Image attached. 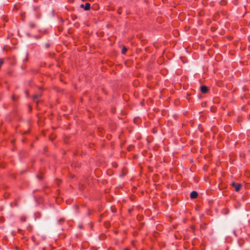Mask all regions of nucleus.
<instances>
[{
  "instance_id": "4",
  "label": "nucleus",
  "mask_w": 250,
  "mask_h": 250,
  "mask_svg": "<svg viewBox=\"0 0 250 250\" xmlns=\"http://www.w3.org/2000/svg\"><path fill=\"white\" fill-rule=\"evenodd\" d=\"M201 91L203 93H206L208 91V88L207 86L203 85L201 86Z\"/></svg>"
},
{
  "instance_id": "6",
  "label": "nucleus",
  "mask_w": 250,
  "mask_h": 250,
  "mask_svg": "<svg viewBox=\"0 0 250 250\" xmlns=\"http://www.w3.org/2000/svg\"><path fill=\"white\" fill-rule=\"evenodd\" d=\"M26 220V218L24 216H22L20 217V220L22 222H25Z\"/></svg>"
},
{
  "instance_id": "13",
  "label": "nucleus",
  "mask_w": 250,
  "mask_h": 250,
  "mask_svg": "<svg viewBox=\"0 0 250 250\" xmlns=\"http://www.w3.org/2000/svg\"><path fill=\"white\" fill-rule=\"evenodd\" d=\"M0 220H1V221H2V219H3V218H0Z\"/></svg>"
},
{
  "instance_id": "15",
  "label": "nucleus",
  "mask_w": 250,
  "mask_h": 250,
  "mask_svg": "<svg viewBox=\"0 0 250 250\" xmlns=\"http://www.w3.org/2000/svg\"><path fill=\"white\" fill-rule=\"evenodd\" d=\"M125 250H129L127 249H125Z\"/></svg>"
},
{
  "instance_id": "3",
  "label": "nucleus",
  "mask_w": 250,
  "mask_h": 250,
  "mask_svg": "<svg viewBox=\"0 0 250 250\" xmlns=\"http://www.w3.org/2000/svg\"><path fill=\"white\" fill-rule=\"evenodd\" d=\"M197 196H198V193L196 191H192L190 195V197L191 199H195V198H197Z\"/></svg>"
},
{
  "instance_id": "8",
  "label": "nucleus",
  "mask_w": 250,
  "mask_h": 250,
  "mask_svg": "<svg viewBox=\"0 0 250 250\" xmlns=\"http://www.w3.org/2000/svg\"><path fill=\"white\" fill-rule=\"evenodd\" d=\"M41 96V95L40 94H35L33 97V98L34 100H35L36 99H38L39 97H40Z\"/></svg>"
},
{
  "instance_id": "7",
  "label": "nucleus",
  "mask_w": 250,
  "mask_h": 250,
  "mask_svg": "<svg viewBox=\"0 0 250 250\" xmlns=\"http://www.w3.org/2000/svg\"><path fill=\"white\" fill-rule=\"evenodd\" d=\"M126 51H127L126 48L125 46H124L123 47V48H122V54H125V52H126Z\"/></svg>"
},
{
  "instance_id": "9",
  "label": "nucleus",
  "mask_w": 250,
  "mask_h": 250,
  "mask_svg": "<svg viewBox=\"0 0 250 250\" xmlns=\"http://www.w3.org/2000/svg\"><path fill=\"white\" fill-rule=\"evenodd\" d=\"M4 62V61L2 59H0V68Z\"/></svg>"
},
{
  "instance_id": "1",
  "label": "nucleus",
  "mask_w": 250,
  "mask_h": 250,
  "mask_svg": "<svg viewBox=\"0 0 250 250\" xmlns=\"http://www.w3.org/2000/svg\"><path fill=\"white\" fill-rule=\"evenodd\" d=\"M232 186L235 188L236 191H239L241 188V185L239 183L233 182L231 184Z\"/></svg>"
},
{
  "instance_id": "14",
  "label": "nucleus",
  "mask_w": 250,
  "mask_h": 250,
  "mask_svg": "<svg viewBox=\"0 0 250 250\" xmlns=\"http://www.w3.org/2000/svg\"><path fill=\"white\" fill-rule=\"evenodd\" d=\"M63 221V220H62V219H60V221Z\"/></svg>"
},
{
  "instance_id": "12",
  "label": "nucleus",
  "mask_w": 250,
  "mask_h": 250,
  "mask_svg": "<svg viewBox=\"0 0 250 250\" xmlns=\"http://www.w3.org/2000/svg\"><path fill=\"white\" fill-rule=\"evenodd\" d=\"M18 231L20 232V231H21V230L20 229H19Z\"/></svg>"
},
{
  "instance_id": "11",
  "label": "nucleus",
  "mask_w": 250,
  "mask_h": 250,
  "mask_svg": "<svg viewBox=\"0 0 250 250\" xmlns=\"http://www.w3.org/2000/svg\"><path fill=\"white\" fill-rule=\"evenodd\" d=\"M37 177H38V178H41V179L42 178V177H40L39 175H37Z\"/></svg>"
},
{
  "instance_id": "5",
  "label": "nucleus",
  "mask_w": 250,
  "mask_h": 250,
  "mask_svg": "<svg viewBox=\"0 0 250 250\" xmlns=\"http://www.w3.org/2000/svg\"><path fill=\"white\" fill-rule=\"evenodd\" d=\"M29 26L31 28H34L36 27V24L34 22H30L29 24Z\"/></svg>"
},
{
  "instance_id": "2",
  "label": "nucleus",
  "mask_w": 250,
  "mask_h": 250,
  "mask_svg": "<svg viewBox=\"0 0 250 250\" xmlns=\"http://www.w3.org/2000/svg\"><path fill=\"white\" fill-rule=\"evenodd\" d=\"M81 7L83 8L85 10H88L90 8V4L89 3H86L85 5L82 4Z\"/></svg>"
},
{
  "instance_id": "10",
  "label": "nucleus",
  "mask_w": 250,
  "mask_h": 250,
  "mask_svg": "<svg viewBox=\"0 0 250 250\" xmlns=\"http://www.w3.org/2000/svg\"><path fill=\"white\" fill-rule=\"evenodd\" d=\"M118 13L119 14H121V12L120 11V10H119L118 11Z\"/></svg>"
}]
</instances>
